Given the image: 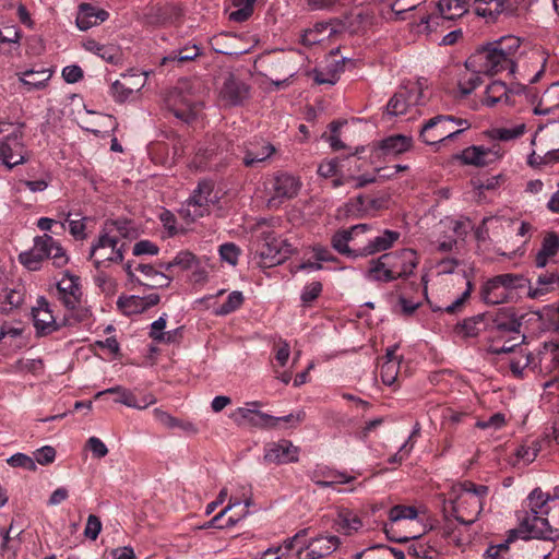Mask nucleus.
<instances>
[{
    "label": "nucleus",
    "mask_w": 559,
    "mask_h": 559,
    "mask_svg": "<svg viewBox=\"0 0 559 559\" xmlns=\"http://www.w3.org/2000/svg\"><path fill=\"white\" fill-rule=\"evenodd\" d=\"M47 258L45 247L40 236L34 238V245L31 250L20 253L19 261L29 271L40 269L41 262Z\"/></svg>",
    "instance_id": "7c9ffc66"
},
{
    "label": "nucleus",
    "mask_w": 559,
    "mask_h": 559,
    "mask_svg": "<svg viewBox=\"0 0 559 559\" xmlns=\"http://www.w3.org/2000/svg\"><path fill=\"white\" fill-rule=\"evenodd\" d=\"M19 81L23 86L24 92L38 91L46 86L47 81L50 79L51 73L47 69L41 70H26L17 73Z\"/></svg>",
    "instance_id": "c756f323"
},
{
    "label": "nucleus",
    "mask_w": 559,
    "mask_h": 559,
    "mask_svg": "<svg viewBox=\"0 0 559 559\" xmlns=\"http://www.w3.org/2000/svg\"><path fill=\"white\" fill-rule=\"evenodd\" d=\"M259 238L261 246L258 252L263 267L281 264L294 252L293 246L286 240L278 239L273 230H261Z\"/></svg>",
    "instance_id": "1a4fd4ad"
},
{
    "label": "nucleus",
    "mask_w": 559,
    "mask_h": 559,
    "mask_svg": "<svg viewBox=\"0 0 559 559\" xmlns=\"http://www.w3.org/2000/svg\"><path fill=\"white\" fill-rule=\"evenodd\" d=\"M216 202L217 197L214 194V182L211 180H202L181 205L179 214L187 222H195L209 215L211 205Z\"/></svg>",
    "instance_id": "0eeeda50"
},
{
    "label": "nucleus",
    "mask_w": 559,
    "mask_h": 559,
    "mask_svg": "<svg viewBox=\"0 0 559 559\" xmlns=\"http://www.w3.org/2000/svg\"><path fill=\"white\" fill-rule=\"evenodd\" d=\"M346 26L350 33H360L374 24L376 16L369 9H358L346 19Z\"/></svg>",
    "instance_id": "72a5a7b5"
},
{
    "label": "nucleus",
    "mask_w": 559,
    "mask_h": 559,
    "mask_svg": "<svg viewBox=\"0 0 559 559\" xmlns=\"http://www.w3.org/2000/svg\"><path fill=\"white\" fill-rule=\"evenodd\" d=\"M519 5V0H475L474 11L487 23H493L501 16L510 17L516 14Z\"/></svg>",
    "instance_id": "2eb2a0df"
},
{
    "label": "nucleus",
    "mask_w": 559,
    "mask_h": 559,
    "mask_svg": "<svg viewBox=\"0 0 559 559\" xmlns=\"http://www.w3.org/2000/svg\"><path fill=\"white\" fill-rule=\"evenodd\" d=\"M106 394L117 395V397L115 399V402L121 403L128 407L144 408L146 406V405H144V406L139 405L138 401H136V396L130 390H128L121 385H116V386L106 389L104 391H100L96 394L95 397L99 399L100 396L106 395Z\"/></svg>",
    "instance_id": "79ce46f5"
},
{
    "label": "nucleus",
    "mask_w": 559,
    "mask_h": 559,
    "mask_svg": "<svg viewBox=\"0 0 559 559\" xmlns=\"http://www.w3.org/2000/svg\"><path fill=\"white\" fill-rule=\"evenodd\" d=\"M556 287H559V274L557 272L539 274L536 280V287H530V297L539 298Z\"/></svg>",
    "instance_id": "e433bc0d"
},
{
    "label": "nucleus",
    "mask_w": 559,
    "mask_h": 559,
    "mask_svg": "<svg viewBox=\"0 0 559 559\" xmlns=\"http://www.w3.org/2000/svg\"><path fill=\"white\" fill-rule=\"evenodd\" d=\"M338 31V24L335 22H318L312 28H308L302 33L300 41L305 46H312L331 37Z\"/></svg>",
    "instance_id": "cd10ccee"
},
{
    "label": "nucleus",
    "mask_w": 559,
    "mask_h": 559,
    "mask_svg": "<svg viewBox=\"0 0 559 559\" xmlns=\"http://www.w3.org/2000/svg\"><path fill=\"white\" fill-rule=\"evenodd\" d=\"M159 248L150 240H140L133 246L132 253L136 257L143 254L156 255Z\"/></svg>",
    "instance_id": "774afa93"
},
{
    "label": "nucleus",
    "mask_w": 559,
    "mask_h": 559,
    "mask_svg": "<svg viewBox=\"0 0 559 559\" xmlns=\"http://www.w3.org/2000/svg\"><path fill=\"white\" fill-rule=\"evenodd\" d=\"M521 92V87H518L515 91L509 88L502 81H493L486 87L483 103L488 107H493L498 104L513 106L515 104L514 95Z\"/></svg>",
    "instance_id": "4be33fe9"
},
{
    "label": "nucleus",
    "mask_w": 559,
    "mask_h": 559,
    "mask_svg": "<svg viewBox=\"0 0 559 559\" xmlns=\"http://www.w3.org/2000/svg\"><path fill=\"white\" fill-rule=\"evenodd\" d=\"M499 151L492 148H486L484 146H469L462 151L460 158L466 165H473L476 167H483L499 158Z\"/></svg>",
    "instance_id": "a878e982"
},
{
    "label": "nucleus",
    "mask_w": 559,
    "mask_h": 559,
    "mask_svg": "<svg viewBox=\"0 0 559 559\" xmlns=\"http://www.w3.org/2000/svg\"><path fill=\"white\" fill-rule=\"evenodd\" d=\"M262 406L260 401L248 402L245 407H238L230 418L239 426L249 425L259 429H270V421L274 420L272 415L255 409Z\"/></svg>",
    "instance_id": "f3484780"
},
{
    "label": "nucleus",
    "mask_w": 559,
    "mask_h": 559,
    "mask_svg": "<svg viewBox=\"0 0 559 559\" xmlns=\"http://www.w3.org/2000/svg\"><path fill=\"white\" fill-rule=\"evenodd\" d=\"M372 230L369 224H357L349 228L337 230L331 239V245L340 254L349 258H361V243L359 237Z\"/></svg>",
    "instance_id": "9d476101"
},
{
    "label": "nucleus",
    "mask_w": 559,
    "mask_h": 559,
    "mask_svg": "<svg viewBox=\"0 0 559 559\" xmlns=\"http://www.w3.org/2000/svg\"><path fill=\"white\" fill-rule=\"evenodd\" d=\"M413 138L404 134H392L374 143L378 157L397 156L413 147Z\"/></svg>",
    "instance_id": "aec40b11"
},
{
    "label": "nucleus",
    "mask_w": 559,
    "mask_h": 559,
    "mask_svg": "<svg viewBox=\"0 0 559 559\" xmlns=\"http://www.w3.org/2000/svg\"><path fill=\"white\" fill-rule=\"evenodd\" d=\"M400 369L399 360H385L380 367V377L385 385H393Z\"/></svg>",
    "instance_id": "3c124183"
},
{
    "label": "nucleus",
    "mask_w": 559,
    "mask_h": 559,
    "mask_svg": "<svg viewBox=\"0 0 559 559\" xmlns=\"http://www.w3.org/2000/svg\"><path fill=\"white\" fill-rule=\"evenodd\" d=\"M310 528H304L297 532L292 538L284 542L285 549L290 551L296 550V556L301 559V556L308 550V544L311 542Z\"/></svg>",
    "instance_id": "a19ab883"
},
{
    "label": "nucleus",
    "mask_w": 559,
    "mask_h": 559,
    "mask_svg": "<svg viewBox=\"0 0 559 559\" xmlns=\"http://www.w3.org/2000/svg\"><path fill=\"white\" fill-rule=\"evenodd\" d=\"M400 238L401 233L392 229H384L380 235L367 238L361 243V258L374 255L393 248Z\"/></svg>",
    "instance_id": "412c9836"
},
{
    "label": "nucleus",
    "mask_w": 559,
    "mask_h": 559,
    "mask_svg": "<svg viewBox=\"0 0 559 559\" xmlns=\"http://www.w3.org/2000/svg\"><path fill=\"white\" fill-rule=\"evenodd\" d=\"M66 308L67 312L62 319V326L90 325L92 323V312L88 307L82 304V299H80L78 305Z\"/></svg>",
    "instance_id": "2f4dec72"
},
{
    "label": "nucleus",
    "mask_w": 559,
    "mask_h": 559,
    "mask_svg": "<svg viewBox=\"0 0 559 559\" xmlns=\"http://www.w3.org/2000/svg\"><path fill=\"white\" fill-rule=\"evenodd\" d=\"M76 25L81 31H87L96 25L94 20V7L87 3H82L76 16Z\"/></svg>",
    "instance_id": "8fccbe9b"
},
{
    "label": "nucleus",
    "mask_w": 559,
    "mask_h": 559,
    "mask_svg": "<svg viewBox=\"0 0 559 559\" xmlns=\"http://www.w3.org/2000/svg\"><path fill=\"white\" fill-rule=\"evenodd\" d=\"M242 153V165L254 168L270 160L277 153V148L270 141L254 136L243 143Z\"/></svg>",
    "instance_id": "ddd939ff"
},
{
    "label": "nucleus",
    "mask_w": 559,
    "mask_h": 559,
    "mask_svg": "<svg viewBox=\"0 0 559 559\" xmlns=\"http://www.w3.org/2000/svg\"><path fill=\"white\" fill-rule=\"evenodd\" d=\"M219 255L223 261H226L230 265H236L240 255V248L234 242H226L219 246Z\"/></svg>",
    "instance_id": "bf43d9fd"
},
{
    "label": "nucleus",
    "mask_w": 559,
    "mask_h": 559,
    "mask_svg": "<svg viewBox=\"0 0 559 559\" xmlns=\"http://www.w3.org/2000/svg\"><path fill=\"white\" fill-rule=\"evenodd\" d=\"M438 10L443 19L454 20L468 12L466 0H439Z\"/></svg>",
    "instance_id": "58836bf2"
},
{
    "label": "nucleus",
    "mask_w": 559,
    "mask_h": 559,
    "mask_svg": "<svg viewBox=\"0 0 559 559\" xmlns=\"http://www.w3.org/2000/svg\"><path fill=\"white\" fill-rule=\"evenodd\" d=\"M381 206V200L364 194L357 195L356 198L352 199L347 204L348 212L355 214H368L370 212L380 210Z\"/></svg>",
    "instance_id": "4c0bfd02"
},
{
    "label": "nucleus",
    "mask_w": 559,
    "mask_h": 559,
    "mask_svg": "<svg viewBox=\"0 0 559 559\" xmlns=\"http://www.w3.org/2000/svg\"><path fill=\"white\" fill-rule=\"evenodd\" d=\"M545 514H525L521 518L520 533L525 534L524 539H543L554 542L559 538V530H554Z\"/></svg>",
    "instance_id": "4468645a"
},
{
    "label": "nucleus",
    "mask_w": 559,
    "mask_h": 559,
    "mask_svg": "<svg viewBox=\"0 0 559 559\" xmlns=\"http://www.w3.org/2000/svg\"><path fill=\"white\" fill-rule=\"evenodd\" d=\"M124 259V245L116 246L115 249H111V254L105 255L103 259H95L94 265L99 269L106 262L109 263H121Z\"/></svg>",
    "instance_id": "e2e57ef3"
},
{
    "label": "nucleus",
    "mask_w": 559,
    "mask_h": 559,
    "mask_svg": "<svg viewBox=\"0 0 559 559\" xmlns=\"http://www.w3.org/2000/svg\"><path fill=\"white\" fill-rule=\"evenodd\" d=\"M526 127L524 123L518 124L513 128H500L492 131V136L500 141H510L518 139L525 133Z\"/></svg>",
    "instance_id": "6e6d98bb"
},
{
    "label": "nucleus",
    "mask_w": 559,
    "mask_h": 559,
    "mask_svg": "<svg viewBox=\"0 0 559 559\" xmlns=\"http://www.w3.org/2000/svg\"><path fill=\"white\" fill-rule=\"evenodd\" d=\"M0 159L8 169H12L27 160L22 128H12V131L0 141Z\"/></svg>",
    "instance_id": "f8f14e48"
},
{
    "label": "nucleus",
    "mask_w": 559,
    "mask_h": 559,
    "mask_svg": "<svg viewBox=\"0 0 559 559\" xmlns=\"http://www.w3.org/2000/svg\"><path fill=\"white\" fill-rule=\"evenodd\" d=\"M425 2L426 0H394L391 4V10L397 19L404 20L406 12L415 10Z\"/></svg>",
    "instance_id": "5fc2aeb1"
},
{
    "label": "nucleus",
    "mask_w": 559,
    "mask_h": 559,
    "mask_svg": "<svg viewBox=\"0 0 559 559\" xmlns=\"http://www.w3.org/2000/svg\"><path fill=\"white\" fill-rule=\"evenodd\" d=\"M418 262L417 253L413 249L404 248L384 252L379 258L369 261L366 277L380 283L406 280L413 274Z\"/></svg>",
    "instance_id": "f03ea898"
},
{
    "label": "nucleus",
    "mask_w": 559,
    "mask_h": 559,
    "mask_svg": "<svg viewBox=\"0 0 559 559\" xmlns=\"http://www.w3.org/2000/svg\"><path fill=\"white\" fill-rule=\"evenodd\" d=\"M7 462L12 467H22L26 471H34L36 468L34 459L24 453L13 454Z\"/></svg>",
    "instance_id": "052dcab7"
},
{
    "label": "nucleus",
    "mask_w": 559,
    "mask_h": 559,
    "mask_svg": "<svg viewBox=\"0 0 559 559\" xmlns=\"http://www.w3.org/2000/svg\"><path fill=\"white\" fill-rule=\"evenodd\" d=\"M341 544L337 536L332 534H319L311 537L308 544V550L301 556V559H321L335 551Z\"/></svg>",
    "instance_id": "b1692460"
},
{
    "label": "nucleus",
    "mask_w": 559,
    "mask_h": 559,
    "mask_svg": "<svg viewBox=\"0 0 559 559\" xmlns=\"http://www.w3.org/2000/svg\"><path fill=\"white\" fill-rule=\"evenodd\" d=\"M57 293L58 299L64 307L78 305L82 299L80 277L66 272L57 283Z\"/></svg>",
    "instance_id": "5701e85b"
},
{
    "label": "nucleus",
    "mask_w": 559,
    "mask_h": 559,
    "mask_svg": "<svg viewBox=\"0 0 559 559\" xmlns=\"http://www.w3.org/2000/svg\"><path fill=\"white\" fill-rule=\"evenodd\" d=\"M263 453L264 464L282 465L295 463L299 460V448L287 439L265 443Z\"/></svg>",
    "instance_id": "dca6fc26"
},
{
    "label": "nucleus",
    "mask_w": 559,
    "mask_h": 559,
    "mask_svg": "<svg viewBox=\"0 0 559 559\" xmlns=\"http://www.w3.org/2000/svg\"><path fill=\"white\" fill-rule=\"evenodd\" d=\"M306 418V413L304 411H298L296 413H290L286 416L275 417L273 416L272 421H270V429L281 428L284 425L287 427H296L300 423H302Z\"/></svg>",
    "instance_id": "09e8293b"
},
{
    "label": "nucleus",
    "mask_w": 559,
    "mask_h": 559,
    "mask_svg": "<svg viewBox=\"0 0 559 559\" xmlns=\"http://www.w3.org/2000/svg\"><path fill=\"white\" fill-rule=\"evenodd\" d=\"M506 425V416L502 413H496L488 419H481L476 423V427L480 429L492 428L495 430L502 428Z\"/></svg>",
    "instance_id": "338daca9"
},
{
    "label": "nucleus",
    "mask_w": 559,
    "mask_h": 559,
    "mask_svg": "<svg viewBox=\"0 0 559 559\" xmlns=\"http://www.w3.org/2000/svg\"><path fill=\"white\" fill-rule=\"evenodd\" d=\"M130 224L127 219H106L96 241L91 246L88 260L94 262L95 259H103L105 254L102 250L115 249L120 238L132 239L134 231Z\"/></svg>",
    "instance_id": "423d86ee"
},
{
    "label": "nucleus",
    "mask_w": 559,
    "mask_h": 559,
    "mask_svg": "<svg viewBox=\"0 0 559 559\" xmlns=\"http://www.w3.org/2000/svg\"><path fill=\"white\" fill-rule=\"evenodd\" d=\"M164 104L176 118L190 122L195 118L201 103L192 83L183 80L165 94Z\"/></svg>",
    "instance_id": "7ed1b4c3"
},
{
    "label": "nucleus",
    "mask_w": 559,
    "mask_h": 559,
    "mask_svg": "<svg viewBox=\"0 0 559 559\" xmlns=\"http://www.w3.org/2000/svg\"><path fill=\"white\" fill-rule=\"evenodd\" d=\"M243 295L241 292H231L226 301L217 309L216 313L219 316L229 314L241 307L243 304Z\"/></svg>",
    "instance_id": "603ef678"
},
{
    "label": "nucleus",
    "mask_w": 559,
    "mask_h": 559,
    "mask_svg": "<svg viewBox=\"0 0 559 559\" xmlns=\"http://www.w3.org/2000/svg\"><path fill=\"white\" fill-rule=\"evenodd\" d=\"M322 292V284L320 282H312L307 284L301 293V301L304 305H310L316 300Z\"/></svg>",
    "instance_id": "680f3d73"
},
{
    "label": "nucleus",
    "mask_w": 559,
    "mask_h": 559,
    "mask_svg": "<svg viewBox=\"0 0 559 559\" xmlns=\"http://www.w3.org/2000/svg\"><path fill=\"white\" fill-rule=\"evenodd\" d=\"M318 174L324 178L337 176L340 174L338 158L323 160L318 167Z\"/></svg>",
    "instance_id": "0e129e2a"
},
{
    "label": "nucleus",
    "mask_w": 559,
    "mask_h": 559,
    "mask_svg": "<svg viewBox=\"0 0 559 559\" xmlns=\"http://www.w3.org/2000/svg\"><path fill=\"white\" fill-rule=\"evenodd\" d=\"M361 526L360 518L348 509L341 510L334 521L335 531L344 535H350L357 532Z\"/></svg>",
    "instance_id": "473e14b6"
},
{
    "label": "nucleus",
    "mask_w": 559,
    "mask_h": 559,
    "mask_svg": "<svg viewBox=\"0 0 559 559\" xmlns=\"http://www.w3.org/2000/svg\"><path fill=\"white\" fill-rule=\"evenodd\" d=\"M133 75H124L123 81H115L110 86V94L116 102L123 103L127 100L131 94L134 92V86L129 84V81L132 80Z\"/></svg>",
    "instance_id": "de8ad7c7"
},
{
    "label": "nucleus",
    "mask_w": 559,
    "mask_h": 559,
    "mask_svg": "<svg viewBox=\"0 0 559 559\" xmlns=\"http://www.w3.org/2000/svg\"><path fill=\"white\" fill-rule=\"evenodd\" d=\"M88 221L87 217H83L80 219H70L67 218L66 223H60L61 230L66 229V224L68 223L69 226V233L76 239V240H84L87 235L85 233L86 230V222Z\"/></svg>",
    "instance_id": "864d4df0"
},
{
    "label": "nucleus",
    "mask_w": 559,
    "mask_h": 559,
    "mask_svg": "<svg viewBox=\"0 0 559 559\" xmlns=\"http://www.w3.org/2000/svg\"><path fill=\"white\" fill-rule=\"evenodd\" d=\"M201 53L200 48L195 45H186L180 49L171 50L162 60V64L166 66L171 62L183 64L194 60Z\"/></svg>",
    "instance_id": "ea45409f"
},
{
    "label": "nucleus",
    "mask_w": 559,
    "mask_h": 559,
    "mask_svg": "<svg viewBox=\"0 0 559 559\" xmlns=\"http://www.w3.org/2000/svg\"><path fill=\"white\" fill-rule=\"evenodd\" d=\"M520 46V38L509 35L478 48L465 62L466 69L473 73L467 78L460 79L457 95L463 98L477 88L483 83L479 76L481 73L493 75L508 70L513 74L516 67L514 59Z\"/></svg>",
    "instance_id": "f257e3e1"
},
{
    "label": "nucleus",
    "mask_w": 559,
    "mask_h": 559,
    "mask_svg": "<svg viewBox=\"0 0 559 559\" xmlns=\"http://www.w3.org/2000/svg\"><path fill=\"white\" fill-rule=\"evenodd\" d=\"M487 495V486L465 481L453 504L455 520L464 525L473 524L483 511V501Z\"/></svg>",
    "instance_id": "20e7f679"
},
{
    "label": "nucleus",
    "mask_w": 559,
    "mask_h": 559,
    "mask_svg": "<svg viewBox=\"0 0 559 559\" xmlns=\"http://www.w3.org/2000/svg\"><path fill=\"white\" fill-rule=\"evenodd\" d=\"M250 506V500H246L245 506L240 508L238 512L230 515L224 523L222 522L224 515L231 509L240 507V502L234 498L229 499L227 507H225L221 512H218L213 519L212 524L216 525V528H227L235 526L241 519H243L248 513V508Z\"/></svg>",
    "instance_id": "c85d7f7f"
},
{
    "label": "nucleus",
    "mask_w": 559,
    "mask_h": 559,
    "mask_svg": "<svg viewBox=\"0 0 559 559\" xmlns=\"http://www.w3.org/2000/svg\"><path fill=\"white\" fill-rule=\"evenodd\" d=\"M481 321V317H472L463 320L462 323L456 325V332L465 337H473L478 335L477 324Z\"/></svg>",
    "instance_id": "4d7b16f0"
},
{
    "label": "nucleus",
    "mask_w": 559,
    "mask_h": 559,
    "mask_svg": "<svg viewBox=\"0 0 559 559\" xmlns=\"http://www.w3.org/2000/svg\"><path fill=\"white\" fill-rule=\"evenodd\" d=\"M424 92L419 83L401 87L386 105L388 116H403L418 105L424 104Z\"/></svg>",
    "instance_id": "9b49d317"
},
{
    "label": "nucleus",
    "mask_w": 559,
    "mask_h": 559,
    "mask_svg": "<svg viewBox=\"0 0 559 559\" xmlns=\"http://www.w3.org/2000/svg\"><path fill=\"white\" fill-rule=\"evenodd\" d=\"M154 416H155V419L159 424H162L163 426H165L167 428H170V429L179 428V429H182L188 432H192V433L197 432V428L192 423L180 420L176 417H173L170 414H168L164 411H160L158 408L154 409Z\"/></svg>",
    "instance_id": "37998d69"
},
{
    "label": "nucleus",
    "mask_w": 559,
    "mask_h": 559,
    "mask_svg": "<svg viewBox=\"0 0 559 559\" xmlns=\"http://www.w3.org/2000/svg\"><path fill=\"white\" fill-rule=\"evenodd\" d=\"M24 299V295L21 289H9L4 294V306L3 310L9 311L17 308Z\"/></svg>",
    "instance_id": "69168bd1"
},
{
    "label": "nucleus",
    "mask_w": 559,
    "mask_h": 559,
    "mask_svg": "<svg viewBox=\"0 0 559 559\" xmlns=\"http://www.w3.org/2000/svg\"><path fill=\"white\" fill-rule=\"evenodd\" d=\"M301 187V182L293 175L281 173L272 181V197L269 200L270 206H278L285 200L295 198Z\"/></svg>",
    "instance_id": "a211bd4d"
},
{
    "label": "nucleus",
    "mask_w": 559,
    "mask_h": 559,
    "mask_svg": "<svg viewBox=\"0 0 559 559\" xmlns=\"http://www.w3.org/2000/svg\"><path fill=\"white\" fill-rule=\"evenodd\" d=\"M194 259L195 257L191 252L180 251L171 261L160 263L159 266L168 273H173L176 269L185 271L191 267Z\"/></svg>",
    "instance_id": "a18cd8bd"
},
{
    "label": "nucleus",
    "mask_w": 559,
    "mask_h": 559,
    "mask_svg": "<svg viewBox=\"0 0 559 559\" xmlns=\"http://www.w3.org/2000/svg\"><path fill=\"white\" fill-rule=\"evenodd\" d=\"M418 516V511L413 506L396 504L388 512V522L399 525L406 520H415Z\"/></svg>",
    "instance_id": "c03bdc74"
},
{
    "label": "nucleus",
    "mask_w": 559,
    "mask_h": 559,
    "mask_svg": "<svg viewBox=\"0 0 559 559\" xmlns=\"http://www.w3.org/2000/svg\"><path fill=\"white\" fill-rule=\"evenodd\" d=\"M550 497L539 488H535L528 496L530 511L525 514H548L547 502Z\"/></svg>",
    "instance_id": "49530a36"
},
{
    "label": "nucleus",
    "mask_w": 559,
    "mask_h": 559,
    "mask_svg": "<svg viewBox=\"0 0 559 559\" xmlns=\"http://www.w3.org/2000/svg\"><path fill=\"white\" fill-rule=\"evenodd\" d=\"M468 128L469 123L466 120L455 119L449 115H438L423 124L419 138L424 143L435 145L456 138Z\"/></svg>",
    "instance_id": "39448f33"
},
{
    "label": "nucleus",
    "mask_w": 559,
    "mask_h": 559,
    "mask_svg": "<svg viewBox=\"0 0 559 559\" xmlns=\"http://www.w3.org/2000/svg\"><path fill=\"white\" fill-rule=\"evenodd\" d=\"M51 182V176L49 174H45L39 179H26L20 180V189L22 187L28 189L31 192H41L46 190Z\"/></svg>",
    "instance_id": "13d9d810"
},
{
    "label": "nucleus",
    "mask_w": 559,
    "mask_h": 559,
    "mask_svg": "<svg viewBox=\"0 0 559 559\" xmlns=\"http://www.w3.org/2000/svg\"><path fill=\"white\" fill-rule=\"evenodd\" d=\"M32 314L37 336H47L62 328V321H56L49 304L44 298L38 300V306L33 309Z\"/></svg>",
    "instance_id": "6ab92c4d"
},
{
    "label": "nucleus",
    "mask_w": 559,
    "mask_h": 559,
    "mask_svg": "<svg viewBox=\"0 0 559 559\" xmlns=\"http://www.w3.org/2000/svg\"><path fill=\"white\" fill-rule=\"evenodd\" d=\"M40 239L47 253L46 259L52 260L53 265L57 267L64 266L68 263L69 258L60 242L47 234L40 236Z\"/></svg>",
    "instance_id": "c9c22d12"
},
{
    "label": "nucleus",
    "mask_w": 559,
    "mask_h": 559,
    "mask_svg": "<svg viewBox=\"0 0 559 559\" xmlns=\"http://www.w3.org/2000/svg\"><path fill=\"white\" fill-rule=\"evenodd\" d=\"M521 276L504 273L487 280L480 287V299L486 305H501L509 302Z\"/></svg>",
    "instance_id": "6e6552de"
},
{
    "label": "nucleus",
    "mask_w": 559,
    "mask_h": 559,
    "mask_svg": "<svg viewBox=\"0 0 559 559\" xmlns=\"http://www.w3.org/2000/svg\"><path fill=\"white\" fill-rule=\"evenodd\" d=\"M249 94V86L241 80L229 75L219 92V96L229 106L240 105Z\"/></svg>",
    "instance_id": "393cba45"
},
{
    "label": "nucleus",
    "mask_w": 559,
    "mask_h": 559,
    "mask_svg": "<svg viewBox=\"0 0 559 559\" xmlns=\"http://www.w3.org/2000/svg\"><path fill=\"white\" fill-rule=\"evenodd\" d=\"M356 559H405V554L394 547L376 545L357 554Z\"/></svg>",
    "instance_id": "f704fd0d"
},
{
    "label": "nucleus",
    "mask_w": 559,
    "mask_h": 559,
    "mask_svg": "<svg viewBox=\"0 0 559 559\" xmlns=\"http://www.w3.org/2000/svg\"><path fill=\"white\" fill-rule=\"evenodd\" d=\"M559 253V234L548 231L543 240L542 247L535 255V266L544 269Z\"/></svg>",
    "instance_id": "bb28decb"
}]
</instances>
